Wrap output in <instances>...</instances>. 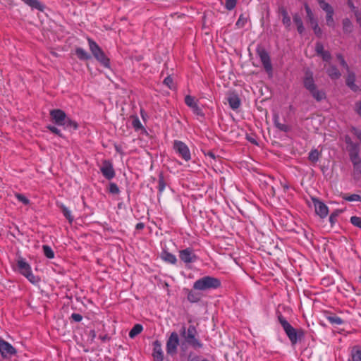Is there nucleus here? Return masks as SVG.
Returning a JSON list of instances; mask_svg holds the SVG:
<instances>
[{
	"label": "nucleus",
	"mask_w": 361,
	"mask_h": 361,
	"mask_svg": "<svg viewBox=\"0 0 361 361\" xmlns=\"http://www.w3.org/2000/svg\"><path fill=\"white\" fill-rule=\"evenodd\" d=\"M302 84L304 87L317 102H320L326 98L325 92L323 90L318 89L314 79L313 73L311 71L307 70L305 72V75L302 78Z\"/></svg>",
	"instance_id": "f257e3e1"
},
{
	"label": "nucleus",
	"mask_w": 361,
	"mask_h": 361,
	"mask_svg": "<svg viewBox=\"0 0 361 361\" xmlns=\"http://www.w3.org/2000/svg\"><path fill=\"white\" fill-rule=\"evenodd\" d=\"M278 319L292 345H295L298 341H300L304 337V330L302 329H296L293 328L281 314L278 316Z\"/></svg>",
	"instance_id": "f03ea898"
},
{
	"label": "nucleus",
	"mask_w": 361,
	"mask_h": 361,
	"mask_svg": "<svg viewBox=\"0 0 361 361\" xmlns=\"http://www.w3.org/2000/svg\"><path fill=\"white\" fill-rule=\"evenodd\" d=\"M180 335L185 342L195 349L202 348L203 345L197 338L198 333L194 325H190L188 329L183 326L180 330Z\"/></svg>",
	"instance_id": "7ed1b4c3"
},
{
	"label": "nucleus",
	"mask_w": 361,
	"mask_h": 361,
	"mask_svg": "<svg viewBox=\"0 0 361 361\" xmlns=\"http://www.w3.org/2000/svg\"><path fill=\"white\" fill-rule=\"evenodd\" d=\"M89 48L94 58L104 67L110 66V59H108L102 49L92 39L88 38Z\"/></svg>",
	"instance_id": "20e7f679"
},
{
	"label": "nucleus",
	"mask_w": 361,
	"mask_h": 361,
	"mask_svg": "<svg viewBox=\"0 0 361 361\" xmlns=\"http://www.w3.org/2000/svg\"><path fill=\"white\" fill-rule=\"evenodd\" d=\"M221 286V281L214 277L204 276L194 283L193 288L197 290H204L210 288H217Z\"/></svg>",
	"instance_id": "39448f33"
},
{
	"label": "nucleus",
	"mask_w": 361,
	"mask_h": 361,
	"mask_svg": "<svg viewBox=\"0 0 361 361\" xmlns=\"http://www.w3.org/2000/svg\"><path fill=\"white\" fill-rule=\"evenodd\" d=\"M18 267L20 272L25 276L32 283H35L39 281V279L34 276L32 273L30 266L26 261L20 258L18 260Z\"/></svg>",
	"instance_id": "423d86ee"
},
{
	"label": "nucleus",
	"mask_w": 361,
	"mask_h": 361,
	"mask_svg": "<svg viewBox=\"0 0 361 361\" xmlns=\"http://www.w3.org/2000/svg\"><path fill=\"white\" fill-rule=\"evenodd\" d=\"M257 54L259 57L261 62L268 73H272V65L270 56L267 50L261 45H258L256 49Z\"/></svg>",
	"instance_id": "0eeeda50"
},
{
	"label": "nucleus",
	"mask_w": 361,
	"mask_h": 361,
	"mask_svg": "<svg viewBox=\"0 0 361 361\" xmlns=\"http://www.w3.org/2000/svg\"><path fill=\"white\" fill-rule=\"evenodd\" d=\"M173 148L185 161H188L191 159L189 148L183 142L176 140L173 143Z\"/></svg>",
	"instance_id": "6e6552de"
},
{
	"label": "nucleus",
	"mask_w": 361,
	"mask_h": 361,
	"mask_svg": "<svg viewBox=\"0 0 361 361\" xmlns=\"http://www.w3.org/2000/svg\"><path fill=\"white\" fill-rule=\"evenodd\" d=\"M179 345V337L176 332L171 334L166 342V352L168 354L173 355L176 353L177 347Z\"/></svg>",
	"instance_id": "1a4fd4ad"
},
{
	"label": "nucleus",
	"mask_w": 361,
	"mask_h": 361,
	"mask_svg": "<svg viewBox=\"0 0 361 361\" xmlns=\"http://www.w3.org/2000/svg\"><path fill=\"white\" fill-rule=\"evenodd\" d=\"M0 353L3 357L11 358L16 354V350L9 343L0 340Z\"/></svg>",
	"instance_id": "9d476101"
},
{
	"label": "nucleus",
	"mask_w": 361,
	"mask_h": 361,
	"mask_svg": "<svg viewBox=\"0 0 361 361\" xmlns=\"http://www.w3.org/2000/svg\"><path fill=\"white\" fill-rule=\"evenodd\" d=\"M312 200L314 203L316 214L321 218L326 217L329 212L326 205L316 197H312Z\"/></svg>",
	"instance_id": "9b49d317"
},
{
	"label": "nucleus",
	"mask_w": 361,
	"mask_h": 361,
	"mask_svg": "<svg viewBox=\"0 0 361 361\" xmlns=\"http://www.w3.org/2000/svg\"><path fill=\"white\" fill-rule=\"evenodd\" d=\"M50 115L54 123L59 126L65 124L66 115L64 111L61 109H54L50 111Z\"/></svg>",
	"instance_id": "f8f14e48"
},
{
	"label": "nucleus",
	"mask_w": 361,
	"mask_h": 361,
	"mask_svg": "<svg viewBox=\"0 0 361 361\" xmlns=\"http://www.w3.org/2000/svg\"><path fill=\"white\" fill-rule=\"evenodd\" d=\"M180 259L185 263H190L196 260L197 257L190 248H186L180 251Z\"/></svg>",
	"instance_id": "ddd939ff"
},
{
	"label": "nucleus",
	"mask_w": 361,
	"mask_h": 361,
	"mask_svg": "<svg viewBox=\"0 0 361 361\" xmlns=\"http://www.w3.org/2000/svg\"><path fill=\"white\" fill-rule=\"evenodd\" d=\"M185 102L188 106L192 108L194 114L202 117L204 116V114L202 109L197 106V103L195 102V98L193 97L190 95H187L185 97Z\"/></svg>",
	"instance_id": "4468645a"
},
{
	"label": "nucleus",
	"mask_w": 361,
	"mask_h": 361,
	"mask_svg": "<svg viewBox=\"0 0 361 361\" xmlns=\"http://www.w3.org/2000/svg\"><path fill=\"white\" fill-rule=\"evenodd\" d=\"M152 357L154 361H163L164 355L161 350V345L158 340L153 343Z\"/></svg>",
	"instance_id": "2eb2a0df"
},
{
	"label": "nucleus",
	"mask_w": 361,
	"mask_h": 361,
	"mask_svg": "<svg viewBox=\"0 0 361 361\" xmlns=\"http://www.w3.org/2000/svg\"><path fill=\"white\" fill-rule=\"evenodd\" d=\"M359 151L360 149L358 148L357 149H353V150L348 152L350 159L353 166H358V164L361 165V159L359 156Z\"/></svg>",
	"instance_id": "dca6fc26"
},
{
	"label": "nucleus",
	"mask_w": 361,
	"mask_h": 361,
	"mask_svg": "<svg viewBox=\"0 0 361 361\" xmlns=\"http://www.w3.org/2000/svg\"><path fill=\"white\" fill-rule=\"evenodd\" d=\"M103 175L108 179L113 178V169L111 164L108 161H104L101 168Z\"/></svg>",
	"instance_id": "f3484780"
},
{
	"label": "nucleus",
	"mask_w": 361,
	"mask_h": 361,
	"mask_svg": "<svg viewBox=\"0 0 361 361\" xmlns=\"http://www.w3.org/2000/svg\"><path fill=\"white\" fill-rule=\"evenodd\" d=\"M279 13L283 16L282 23L286 27L289 28L291 25L290 18L288 16V13L285 7L281 6L279 8Z\"/></svg>",
	"instance_id": "a211bd4d"
},
{
	"label": "nucleus",
	"mask_w": 361,
	"mask_h": 361,
	"mask_svg": "<svg viewBox=\"0 0 361 361\" xmlns=\"http://www.w3.org/2000/svg\"><path fill=\"white\" fill-rule=\"evenodd\" d=\"M326 73L332 79V80H337L338 79L341 74L340 71L338 70V68L333 65H330L329 68L326 70Z\"/></svg>",
	"instance_id": "6ab92c4d"
},
{
	"label": "nucleus",
	"mask_w": 361,
	"mask_h": 361,
	"mask_svg": "<svg viewBox=\"0 0 361 361\" xmlns=\"http://www.w3.org/2000/svg\"><path fill=\"white\" fill-rule=\"evenodd\" d=\"M228 102L231 109H237L240 105V99L237 94H231L228 98Z\"/></svg>",
	"instance_id": "aec40b11"
},
{
	"label": "nucleus",
	"mask_w": 361,
	"mask_h": 361,
	"mask_svg": "<svg viewBox=\"0 0 361 361\" xmlns=\"http://www.w3.org/2000/svg\"><path fill=\"white\" fill-rule=\"evenodd\" d=\"M348 71V77L346 78V85L353 90L354 91H356L358 87L355 84V75L354 73L353 72H350L349 70Z\"/></svg>",
	"instance_id": "412c9836"
},
{
	"label": "nucleus",
	"mask_w": 361,
	"mask_h": 361,
	"mask_svg": "<svg viewBox=\"0 0 361 361\" xmlns=\"http://www.w3.org/2000/svg\"><path fill=\"white\" fill-rule=\"evenodd\" d=\"M342 25L344 33L350 34L353 32V25L349 18H345L343 19Z\"/></svg>",
	"instance_id": "4be33fe9"
},
{
	"label": "nucleus",
	"mask_w": 361,
	"mask_h": 361,
	"mask_svg": "<svg viewBox=\"0 0 361 361\" xmlns=\"http://www.w3.org/2000/svg\"><path fill=\"white\" fill-rule=\"evenodd\" d=\"M274 121L275 126L281 131L288 132L290 130V127L288 125L281 123L279 122V117L278 115H274Z\"/></svg>",
	"instance_id": "5701e85b"
},
{
	"label": "nucleus",
	"mask_w": 361,
	"mask_h": 361,
	"mask_svg": "<svg viewBox=\"0 0 361 361\" xmlns=\"http://www.w3.org/2000/svg\"><path fill=\"white\" fill-rule=\"evenodd\" d=\"M304 6H305V11L307 13V18L308 22L310 23L311 25L314 23H317V20L314 18V16L312 11L311 8L308 6V4H305Z\"/></svg>",
	"instance_id": "b1692460"
},
{
	"label": "nucleus",
	"mask_w": 361,
	"mask_h": 361,
	"mask_svg": "<svg viewBox=\"0 0 361 361\" xmlns=\"http://www.w3.org/2000/svg\"><path fill=\"white\" fill-rule=\"evenodd\" d=\"M318 3L319 4L320 7L326 12V15L327 14H331L334 13V8L332 6L329 4L325 2V1L323 0H317Z\"/></svg>",
	"instance_id": "393cba45"
},
{
	"label": "nucleus",
	"mask_w": 361,
	"mask_h": 361,
	"mask_svg": "<svg viewBox=\"0 0 361 361\" xmlns=\"http://www.w3.org/2000/svg\"><path fill=\"white\" fill-rule=\"evenodd\" d=\"M318 3L319 4L320 7L326 12V15L327 14H331L334 13V8L332 6L329 4L325 2V1L323 0H317Z\"/></svg>",
	"instance_id": "a878e982"
},
{
	"label": "nucleus",
	"mask_w": 361,
	"mask_h": 361,
	"mask_svg": "<svg viewBox=\"0 0 361 361\" xmlns=\"http://www.w3.org/2000/svg\"><path fill=\"white\" fill-rule=\"evenodd\" d=\"M161 258L164 261L171 263V264H175L176 262V257L175 255H173L171 253H169L166 251H164L161 254Z\"/></svg>",
	"instance_id": "bb28decb"
},
{
	"label": "nucleus",
	"mask_w": 361,
	"mask_h": 361,
	"mask_svg": "<svg viewBox=\"0 0 361 361\" xmlns=\"http://www.w3.org/2000/svg\"><path fill=\"white\" fill-rule=\"evenodd\" d=\"M143 330V327L141 324H135L129 332V336L131 338H134L138 334H140Z\"/></svg>",
	"instance_id": "cd10ccee"
},
{
	"label": "nucleus",
	"mask_w": 361,
	"mask_h": 361,
	"mask_svg": "<svg viewBox=\"0 0 361 361\" xmlns=\"http://www.w3.org/2000/svg\"><path fill=\"white\" fill-rule=\"evenodd\" d=\"M25 4L30 6V7L33 8L38 9L39 11H42L43 6L42 4L38 1V0H22Z\"/></svg>",
	"instance_id": "c85d7f7f"
},
{
	"label": "nucleus",
	"mask_w": 361,
	"mask_h": 361,
	"mask_svg": "<svg viewBox=\"0 0 361 361\" xmlns=\"http://www.w3.org/2000/svg\"><path fill=\"white\" fill-rule=\"evenodd\" d=\"M75 54L81 60H87L90 59V55L82 48H77L75 49Z\"/></svg>",
	"instance_id": "c756f323"
},
{
	"label": "nucleus",
	"mask_w": 361,
	"mask_h": 361,
	"mask_svg": "<svg viewBox=\"0 0 361 361\" xmlns=\"http://www.w3.org/2000/svg\"><path fill=\"white\" fill-rule=\"evenodd\" d=\"M345 142L348 145L347 149L348 152L353 150V149H357L359 148V145L357 144L354 143L348 135H346L345 137Z\"/></svg>",
	"instance_id": "7c9ffc66"
},
{
	"label": "nucleus",
	"mask_w": 361,
	"mask_h": 361,
	"mask_svg": "<svg viewBox=\"0 0 361 361\" xmlns=\"http://www.w3.org/2000/svg\"><path fill=\"white\" fill-rule=\"evenodd\" d=\"M319 158V152L317 149H312L309 153L308 159L312 163H317Z\"/></svg>",
	"instance_id": "2f4dec72"
},
{
	"label": "nucleus",
	"mask_w": 361,
	"mask_h": 361,
	"mask_svg": "<svg viewBox=\"0 0 361 361\" xmlns=\"http://www.w3.org/2000/svg\"><path fill=\"white\" fill-rule=\"evenodd\" d=\"M353 361H361V348H353L352 350Z\"/></svg>",
	"instance_id": "473e14b6"
},
{
	"label": "nucleus",
	"mask_w": 361,
	"mask_h": 361,
	"mask_svg": "<svg viewBox=\"0 0 361 361\" xmlns=\"http://www.w3.org/2000/svg\"><path fill=\"white\" fill-rule=\"evenodd\" d=\"M353 176L357 181L361 178V165L353 166Z\"/></svg>",
	"instance_id": "72a5a7b5"
},
{
	"label": "nucleus",
	"mask_w": 361,
	"mask_h": 361,
	"mask_svg": "<svg viewBox=\"0 0 361 361\" xmlns=\"http://www.w3.org/2000/svg\"><path fill=\"white\" fill-rule=\"evenodd\" d=\"M42 249H43L44 255L47 258L52 259V258L54 257V253L53 250H51V248L49 246H48V245H43L42 246Z\"/></svg>",
	"instance_id": "f704fd0d"
},
{
	"label": "nucleus",
	"mask_w": 361,
	"mask_h": 361,
	"mask_svg": "<svg viewBox=\"0 0 361 361\" xmlns=\"http://www.w3.org/2000/svg\"><path fill=\"white\" fill-rule=\"evenodd\" d=\"M63 126H64L65 128H73L74 130L78 128L77 123L71 120L68 118H66L65 121V124H63Z\"/></svg>",
	"instance_id": "c9c22d12"
},
{
	"label": "nucleus",
	"mask_w": 361,
	"mask_h": 361,
	"mask_svg": "<svg viewBox=\"0 0 361 361\" xmlns=\"http://www.w3.org/2000/svg\"><path fill=\"white\" fill-rule=\"evenodd\" d=\"M247 21V18L244 16L243 14H241L238 20H237L235 25L238 27H243L246 24Z\"/></svg>",
	"instance_id": "e433bc0d"
},
{
	"label": "nucleus",
	"mask_w": 361,
	"mask_h": 361,
	"mask_svg": "<svg viewBox=\"0 0 361 361\" xmlns=\"http://www.w3.org/2000/svg\"><path fill=\"white\" fill-rule=\"evenodd\" d=\"M334 13L326 15V25L329 27H331L332 28L335 27V21H334Z\"/></svg>",
	"instance_id": "4c0bfd02"
},
{
	"label": "nucleus",
	"mask_w": 361,
	"mask_h": 361,
	"mask_svg": "<svg viewBox=\"0 0 361 361\" xmlns=\"http://www.w3.org/2000/svg\"><path fill=\"white\" fill-rule=\"evenodd\" d=\"M166 187V182L164 178V176L162 173H160L159 176V185L158 190L159 192H162Z\"/></svg>",
	"instance_id": "58836bf2"
},
{
	"label": "nucleus",
	"mask_w": 361,
	"mask_h": 361,
	"mask_svg": "<svg viewBox=\"0 0 361 361\" xmlns=\"http://www.w3.org/2000/svg\"><path fill=\"white\" fill-rule=\"evenodd\" d=\"M343 198L347 201H361V196L357 194H353L350 196L343 195Z\"/></svg>",
	"instance_id": "ea45409f"
},
{
	"label": "nucleus",
	"mask_w": 361,
	"mask_h": 361,
	"mask_svg": "<svg viewBox=\"0 0 361 361\" xmlns=\"http://www.w3.org/2000/svg\"><path fill=\"white\" fill-rule=\"evenodd\" d=\"M132 126L135 130H140L142 128V124L137 117H133Z\"/></svg>",
	"instance_id": "a19ab883"
},
{
	"label": "nucleus",
	"mask_w": 361,
	"mask_h": 361,
	"mask_svg": "<svg viewBox=\"0 0 361 361\" xmlns=\"http://www.w3.org/2000/svg\"><path fill=\"white\" fill-rule=\"evenodd\" d=\"M63 214L66 217L70 223H71L73 220V217L71 215V212L66 207H63L62 208Z\"/></svg>",
	"instance_id": "79ce46f5"
},
{
	"label": "nucleus",
	"mask_w": 361,
	"mask_h": 361,
	"mask_svg": "<svg viewBox=\"0 0 361 361\" xmlns=\"http://www.w3.org/2000/svg\"><path fill=\"white\" fill-rule=\"evenodd\" d=\"M350 222L353 225L355 226H357L360 228H361V218L358 216H352L350 218Z\"/></svg>",
	"instance_id": "37998d69"
},
{
	"label": "nucleus",
	"mask_w": 361,
	"mask_h": 361,
	"mask_svg": "<svg viewBox=\"0 0 361 361\" xmlns=\"http://www.w3.org/2000/svg\"><path fill=\"white\" fill-rule=\"evenodd\" d=\"M328 320L331 324H341L343 322V320L340 317H336V316H329V317H328Z\"/></svg>",
	"instance_id": "c03bdc74"
},
{
	"label": "nucleus",
	"mask_w": 361,
	"mask_h": 361,
	"mask_svg": "<svg viewBox=\"0 0 361 361\" xmlns=\"http://www.w3.org/2000/svg\"><path fill=\"white\" fill-rule=\"evenodd\" d=\"M16 197L22 203H23L24 204L27 205L30 203V200L25 197L22 194H20V193H16L15 195Z\"/></svg>",
	"instance_id": "a18cd8bd"
},
{
	"label": "nucleus",
	"mask_w": 361,
	"mask_h": 361,
	"mask_svg": "<svg viewBox=\"0 0 361 361\" xmlns=\"http://www.w3.org/2000/svg\"><path fill=\"white\" fill-rule=\"evenodd\" d=\"M238 0H226V8L231 11L235 7L236 3Z\"/></svg>",
	"instance_id": "49530a36"
},
{
	"label": "nucleus",
	"mask_w": 361,
	"mask_h": 361,
	"mask_svg": "<svg viewBox=\"0 0 361 361\" xmlns=\"http://www.w3.org/2000/svg\"><path fill=\"white\" fill-rule=\"evenodd\" d=\"M311 26H312V29L314 30V34L318 37H321L322 31L321 28L319 27L318 23H314V24L312 25Z\"/></svg>",
	"instance_id": "de8ad7c7"
},
{
	"label": "nucleus",
	"mask_w": 361,
	"mask_h": 361,
	"mask_svg": "<svg viewBox=\"0 0 361 361\" xmlns=\"http://www.w3.org/2000/svg\"><path fill=\"white\" fill-rule=\"evenodd\" d=\"M315 51L318 55H321L325 51L324 49V46L321 42H317L315 46Z\"/></svg>",
	"instance_id": "09e8293b"
},
{
	"label": "nucleus",
	"mask_w": 361,
	"mask_h": 361,
	"mask_svg": "<svg viewBox=\"0 0 361 361\" xmlns=\"http://www.w3.org/2000/svg\"><path fill=\"white\" fill-rule=\"evenodd\" d=\"M164 83L167 86L169 87L170 89H173V79L171 76H168L166 77L164 80Z\"/></svg>",
	"instance_id": "8fccbe9b"
},
{
	"label": "nucleus",
	"mask_w": 361,
	"mask_h": 361,
	"mask_svg": "<svg viewBox=\"0 0 361 361\" xmlns=\"http://www.w3.org/2000/svg\"><path fill=\"white\" fill-rule=\"evenodd\" d=\"M293 17V21L297 26L303 24L302 18L298 13H295Z\"/></svg>",
	"instance_id": "3c124183"
},
{
	"label": "nucleus",
	"mask_w": 361,
	"mask_h": 361,
	"mask_svg": "<svg viewBox=\"0 0 361 361\" xmlns=\"http://www.w3.org/2000/svg\"><path fill=\"white\" fill-rule=\"evenodd\" d=\"M47 128L53 133L56 134L60 137H63V135L61 133L60 130L57 128L52 126H47Z\"/></svg>",
	"instance_id": "603ef678"
},
{
	"label": "nucleus",
	"mask_w": 361,
	"mask_h": 361,
	"mask_svg": "<svg viewBox=\"0 0 361 361\" xmlns=\"http://www.w3.org/2000/svg\"><path fill=\"white\" fill-rule=\"evenodd\" d=\"M339 212L336 211L333 212L330 216H329V221L331 224H334V222L336 221L337 216H338Z\"/></svg>",
	"instance_id": "864d4df0"
},
{
	"label": "nucleus",
	"mask_w": 361,
	"mask_h": 361,
	"mask_svg": "<svg viewBox=\"0 0 361 361\" xmlns=\"http://www.w3.org/2000/svg\"><path fill=\"white\" fill-rule=\"evenodd\" d=\"M337 58L340 61L341 64L348 71V69H349L347 63L345 62L343 56L341 54H338Z\"/></svg>",
	"instance_id": "5fc2aeb1"
},
{
	"label": "nucleus",
	"mask_w": 361,
	"mask_h": 361,
	"mask_svg": "<svg viewBox=\"0 0 361 361\" xmlns=\"http://www.w3.org/2000/svg\"><path fill=\"white\" fill-rule=\"evenodd\" d=\"M320 56L322 57L323 60L325 61H329L331 59V54L328 51H325Z\"/></svg>",
	"instance_id": "6e6d98bb"
},
{
	"label": "nucleus",
	"mask_w": 361,
	"mask_h": 361,
	"mask_svg": "<svg viewBox=\"0 0 361 361\" xmlns=\"http://www.w3.org/2000/svg\"><path fill=\"white\" fill-rule=\"evenodd\" d=\"M352 133L360 140L361 142V131L356 128H352Z\"/></svg>",
	"instance_id": "4d7b16f0"
},
{
	"label": "nucleus",
	"mask_w": 361,
	"mask_h": 361,
	"mask_svg": "<svg viewBox=\"0 0 361 361\" xmlns=\"http://www.w3.org/2000/svg\"><path fill=\"white\" fill-rule=\"evenodd\" d=\"M355 110L356 113L361 116V102H358L355 104Z\"/></svg>",
	"instance_id": "13d9d810"
},
{
	"label": "nucleus",
	"mask_w": 361,
	"mask_h": 361,
	"mask_svg": "<svg viewBox=\"0 0 361 361\" xmlns=\"http://www.w3.org/2000/svg\"><path fill=\"white\" fill-rule=\"evenodd\" d=\"M71 317L75 321V322H80L82 319V316L79 314L73 313L71 315Z\"/></svg>",
	"instance_id": "bf43d9fd"
},
{
	"label": "nucleus",
	"mask_w": 361,
	"mask_h": 361,
	"mask_svg": "<svg viewBox=\"0 0 361 361\" xmlns=\"http://www.w3.org/2000/svg\"><path fill=\"white\" fill-rule=\"evenodd\" d=\"M355 16H356L357 21L361 25V13L358 11H355Z\"/></svg>",
	"instance_id": "052dcab7"
},
{
	"label": "nucleus",
	"mask_w": 361,
	"mask_h": 361,
	"mask_svg": "<svg viewBox=\"0 0 361 361\" xmlns=\"http://www.w3.org/2000/svg\"><path fill=\"white\" fill-rule=\"evenodd\" d=\"M188 300H190V302H196L197 300L195 298L194 295L192 294V293H189L188 295Z\"/></svg>",
	"instance_id": "680f3d73"
},
{
	"label": "nucleus",
	"mask_w": 361,
	"mask_h": 361,
	"mask_svg": "<svg viewBox=\"0 0 361 361\" xmlns=\"http://www.w3.org/2000/svg\"><path fill=\"white\" fill-rule=\"evenodd\" d=\"M297 30H298V32L300 34H302L304 32V30H305V27L303 26V24H302L300 25H298L297 26Z\"/></svg>",
	"instance_id": "e2e57ef3"
},
{
	"label": "nucleus",
	"mask_w": 361,
	"mask_h": 361,
	"mask_svg": "<svg viewBox=\"0 0 361 361\" xmlns=\"http://www.w3.org/2000/svg\"><path fill=\"white\" fill-rule=\"evenodd\" d=\"M348 5L349 6V7H350L353 11H356V10H355V6H354L353 3L350 0H349V1H348Z\"/></svg>",
	"instance_id": "0e129e2a"
},
{
	"label": "nucleus",
	"mask_w": 361,
	"mask_h": 361,
	"mask_svg": "<svg viewBox=\"0 0 361 361\" xmlns=\"http://www.w3.org/2000/svg\"><path fill=\"white\" fill-rule=\"evenodd\" d=\"M145 224L143 223H138L136 225V229L141 230L144 228Z\"/></svg>",
	"instance_id": "69168bd1"
},
{
	"label": "nucleus",
	"mask_w": 361,
	"mask_h": 361,
	"mask_svg": "<svg viewBox=\"0 0 361 361\" xmlns=\"http://www.w3.org/2000/svg\"><path fill=\"white\" fill-rule=\"evenodd\" d=\"M207 155L208 157H209L210 158H212V159H216V156H215L214 153H213L212 152H208Z\"/></svg>",
	"instance_id": "338daca9"
},
{
	"label": "nucleus",
	"mask_w": 361,
	"mask_h": 361,
	"mask_svg": "<svg viewBox=\"0 0 361 361\" xmlns=\"http://www.w3.org/2000/svg\"><path fill=\"white\" fill-rule=\"evenodd\" d=\"M109 192H113V183H109Z\"/></svg>",
	"instance_id": "774afa93"
}]
</instances>
